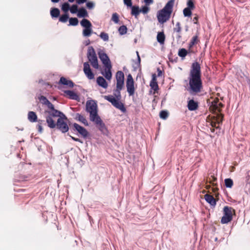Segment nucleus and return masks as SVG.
Here are the masks:
<instances>
[{"label": "nucleus", "instance_id": "22", "mask_svg": "<svg viewBox=\"0 0 250 250\" xmlns=\"http://www.w3.org/2000/svg\"><path fill=\"white\" fill-rule=\"evenodd\" d=\"M77 16L79 18H85L88 17V13L84 7L80 8L77 13Z\"/></svg>", "mask_w": 250, "mask_h": 250}, {"label": "nucleus", "instance_id": "23", "mask_svg": "<svg viewBox=\"0 0 250 250\" xmlns=\"http://www.w3.org/2000/svg\"><path fill=\"white\" fill-rule=\"evenodd\" d=\"M46 112L48 113V116L53 118V117H58L60 116V111H59L56 109H54L52 110L47 111Z\"/></svg>", "mask_w": 250, "mask_h": 250}, {"label": "nucleus", "instance_id": "6", "mask_svg": "<svg viewBox=\"0 0 250 250\" xmlns=\"http://www.w3.org/2000/svg\"><path fill=\"white\" fill-rule=\"evenodd\" d=\"M232 210L234 211V210L231 207L228 206H225L224 207V215L221 220V222L222 224H227L232 220Z\"/></svg>", "mask_w": 250, "mask_h": 250}, {"label": "nucleus", "instance_id": "31", "mask_svg": "<svg viewBox=\"0 0 250 250\" xmlns=\"http://www.w3.org/2000/svg\"><path fill=\"white\" fill-rule=\"evenodd\" d=\"M69 19V15L68 13H65L64 14L62 15L59 17V21L62 22H66Z\"/></svg>", "mask_w": 250, "mask_h": 250}, {"label": "nucleus", "instance_id": "56", "mask_svg": "<svg viewBox=\"0 0 250 250\" xmlns=\"http://www.w3.org/2000/svg\"><path fill=\"white\" fill-rule=\"evenodd\" d=\"M37 128L39 132L42 133V132L43 128L42 127V125L41 124H38Z\"/></svg>", "mask_w": 250, "mask_h": 250}, {"label": "nucleus", "instance_id": "3", "mask_svg": "<svg viewBox=\"0 0 250 250\" xmlns=\"http://www.w3.org/2000/svg\"><path fill=\"white\" fill-rule=\"evenodd\" d=\"M174 1V0H169L165 7L158 12L157 19L160 23H164L170 18L172 12Z\"/></svg>", "mask_w": 250, "mask_h": 250}, {"label": "nucleus", "instance_id": "24", "mask_svg": "<svg viewBox=\"0 0 250 250\" xmlns=\"http://www.w3.org/2000/svg\"><path fill=\"white\" fill-rule=\"evenodd\" d=\"M80 24L81 26H82L83 27L87 28V27H92V24L90 22V21L86 19H83L81 21Z\"/></svg>", "mask_w": 250, "mask_h": 250}, {"label": "nucleus", "instance_id": "11", "mask_svg": "<svg viewBox=\"0 0 250 250\" xmlns=\"http://www.w3.org/2000/svg\"><path fill=\"white\" fill-rule=\"evenodd\" d=\"M73 125L74 130L77 131L83 138L86 139L89 135V132L84 127L77 123H74Z\"/></svg>", "mask_w": 250, "mask_h": 250}, {"label": "nucleus", "instance_id": "10", "mask_svg": "<svg viewBox=\"0 0 250 250\" xmlns=\"http://www.w3.org/2000/svg\"><path fill=\"white\" fill-rule=\"evenodd\" d=\"M56 128L62 133H65L69 130V127L67 123L61 118H58L57 121Z\"/></svg>", "mask_w": 250, "mask_h": 250}, {"label": "nucleus", "instance_id": "21", "mask_svg": "<svg viewBox=\"0 0 250 250\" xmlns=\"http://www.w3.org/2000/svg\"><path fill=\"white\" fill-rule=\"evenodd\" d=\"M166 37L163 32H159L157 35V41L161 44H163L165 41Z\"/></svg>", "mask_w": 250, "mask_h": 250}, {"label": "nucleus", "instance_id": "2", "mask_svg": "<svg viewBox=\"0 0 250 250\" xmlns=\"http://www.w3.org/2000/svg\"><path fill=\"white\" fill-rule=\"evenodd\" d=\"M121 91H118L117 88H116L114 90V96L111 95L104 96V99L111 103L116 108L120 109L122 112L125 113L126 110L124 104L120 101L122 98Z\"/></svg>", "mask_w": 250, "mask_h": 250}, {"label": "nucleus", "instance_id": "47", "mask_svg": "<svg viewBox=\"0 0 250 250\" xmlns=\"http://www.w3.org/2000/svg\"><path fill=\"white\" fill-rule=\"evenodd\" d=\"M181 30V28L180 26V23L179 22H177L176 24V27L174 28V31L176 32H180Z\"/></svg>", "mask_w": 250, "mask_h": 250}, {"label": "nucleus", "instance_id": "5", "mask_svg": "<svg viewBox=\"0 0 250 250\" xmlns=\"http://www.w3.org/2000/svg\"><path fill=\"white\" fill-rule=\"evenodd\" d=\"M87 57L92 67L98 69L99 68L98 61L95 51L92 46L88 47Z\"/></svg>", "mask_w": 250, "mask_h": 250}, {"label": "nucleus", "instance_id": "28", "mask_svg": "<svg viewBox=\"0 0 250 250\" xmlns=\"http://www.w3.org/2000/svg\"><path fill=\"white\" fill-rule=\"evenodd\" d=\"M116 81H125L124 73L122 71H118L116 74Z\"/></svg>", "mask_w": 250, "mask_h": 250}, {"label": "nucleus", "instance_id": "4", "mask_svg": "<svg viewBox=\"0 0 250 250\" xmlns=\"http://www.w3.org/2000/svg\"><path fill=\"white\" fill-rule=\"evenodd\" d=\"M86 111L90 114L89 118L90 120H94L95 118L99 116L98 114L97 104L94 100L86 102Z\"/></svg>", "mask_w": 250, "mask_h": 250}, {"label": "nucleus", "instance_id": "64", "mask_svg": "<svg viewBox=\"0 0 250 250\" xmlns=\"http://www.w3.org/2000/svg\"><path fill=\"white\" fill-rule=\"evenodd\" d=\"M39 123L38 124H41V125H42V123L43 122V120H39L38 121H37Z\"/></svg>", "mask_w": 250, "mask_h": 250}, {"label": "nucleus", "instance_id": "52", "mask_svg": "<svg viewBox=\"0 0 250 250\" xmlns=\"http://www.w3.org/2000/svg\"><path fill=\"white\" fill-rule=\"evenodd\" d=\"M60 113L61 114H60V116L58 117H59V118H61L62 120L63 121L67 120L66 116L62 112L60 111Z\"/></svg>", "mask_w": 250, "mask_h": 250}, {"label": "nucleus", "instance_id": "37", "mask_svg": "<svg viewBox=\"0 0 250 250\" xmlns=\"http://www.w3.org/2000/svg\"><path fill=\"white\" fill-rule=\"evenodd\" d=\"M116 88H117V90H121L124 86V81H116Z\"/></svg>", "mask_w": 250, "mask_h": 250}, {"label": "nucleus", "instance_id": "45", "mask_svg": "<svg viewBox=\"0 0 250 250\" xmlns=\"http://www.w3.org/2000/svg\"><path fill=\"white\" fill-rule=\"evenodd\" d=\"M187 8H188L190 9H193L194 8V4L192 0H188L187 2Z\"/></svg>", "mask_w": 250, "mask_h": 250}, {"label": "nucleus", "instance_id": "60", "mask_svg": "<svg viewBox=\"0 0 250 250\" xmlns=\"http://www.w3.org/2000/svg\"><path fill=\"white\" fill-rule=\"evenodd\" d=\"M141 63V58L140 56H138V57H137V63L140 65Z\"/></svg>", "mask_w": 250, "mask_h": 250}, {"label": "nucleus", "instance_id": "57", "mask_svg": "<svg viewBox=\"0 0 250 250\" xmlns=\"http://www.w3.org/2000/svg\"><path fill=\"white\" fill-rule=\"evenodd\" d=\"M87 1V0H77L76 2L78 4H83L84 2H86Z\"/></svg>", "mask_w": 250, "mask_h": 250}, {"label": "nucleus", "instance_id": "15", "mask_svg": "<svg viewBox=\"0 0 250 250\" xmlns=\"http://www.w3.org/2000/svg\"><path fill=\"white\" fill-rule=\"evenodd\" d=\"M111 68L112 65H111L107 67H105L104 71L101 72V74L104 75L107 80H110L112 78Z\"/></svg>", "mask_w": 250, "mask_h": 250}, {"label": "nucleus", "instance_id": "41", "mask_svg": "<svg viewBox=\"0 0 250 250\" xmlns=\"http://www.w3.org/2000/svg\"><path fill=\"white\" fill-rule=\"evenodd\" d=\"M39 99L43 104L46 105L50 102L46 97L44 96H41Z\"/></svg>", "mask_w": 250, "mask_h": 250}, {"label": "nucleus", "instance_id": "1", "mask_svg": "<svg viewBox=\"0 0 250 250\" xmlns=\"http://www.w3.org/2000/svg\"><path fill=\"white\" fill-rule=\"evenodd\" d=\"M188 81V90L191 94L195 95L201 92L203 83L201 79V67L197 62L192 63Z\"/></svg>", "mask_w": 250, "mask_h": 250}, {"label": "nucleus", "instance_id": "25", "mask_svg": "<svg viewBox=\"0 0 250 250\" xmlns=\"http://www.w3.org/2000/svg\"><path fill=\"white\" fill-rule=\"evenodd\" d=\"M50 14L52 18H58L60 14V11L57 8H52L50 10Z\"/></svg>", "mask_w": 250, "mask_h": 250}, {"label": "nucleus", "instance_id": "35", "mask_svg": "<svg viewBox=\"0 0 250 250\" xmlns=\"http://www.w3.org/2000/svg\"><path fill=\"white\" fill-rule=\"evenodd\" d=\"M197 39H198V37L197 36H193L191 41H190V42H189V45H188V47L189 48H191V47H192V46L196 43H197Z\"/></svg>", "mask_w": 250, "mask_h": 250}, {"label": "nucleus", "instance_id": "38", "mask_svg": "<svg viewBox=\"0 0 250 250\" xmlns=\"http://www.w3.org/2000/svg\"><path fill=\"white\" fill-rule=\"evenodd\" d=\"M183 14L185 17H190L191 14V9L188 8H185L183 10Z\"/></svg>", "mask_w": 250, "mask_h": 250}, {"label": "nucleus", "instance_id": "14", "mask_svg": "<svg viewBox=\"0 0 250 250\" xmlns=\"http://www.w3.org/2000/svg\"><path fill=\"white\" fill-rule=\"evenodd\" d=\"M64 92L69 96L70 99L79 101L80 98L79 95L73 91L68 90H65Z\"/></svg>", "mask_w": 250, "mask_h": 250}, {"label": "nucleus", "instance_id": "34", "mask_svg": "<svg viewBox=\"0 0 250 250\" xmlns=\"http://www.w3.org/2000/svg\"><path fill=\"white\" fill-rule=\"evenodd\" d=\"M233 181L230 178H227L225 180V185L227 188H231L233 186Z\"/></svg>", "mask_w": 250, "mask_h": 250}, {"label": "nucleus", "instance_id": "63", "mask_svg": "<svg viewBox=\"0 0 250 250\" xmlns=\"http://www.w3.org/2000/svg\"><path fill=\"white\" fill-rule=\"evenodd\" d=\"M51 0L53 3H57L60 0Z\"/></svg>", "mask_w": 250, "mask_h": 250}, {"label": "nucleus", "instance_id": "40", "mask_svg": "<svg viewBox=\"0 0 250 250\" xmlns=\"http://www.w3.org/2000/svg\"><path fill=\"white\" fill-rule=\"evenodd\" d=\"M100 37L103 40L104 42H107L109 40V36L108 34L104 33V32H102L101 33L100 35Z\"/></svg>", "mask_w": 250, "mask_h": 250}, {"label": "nucleus", "instance_id": "62", "mask_svg": "<svg viewBox=\"0 0 250 250\" xmlns=\"http://www.w3.org/2000/svg\"><path fill=\"white\" fill-rule=\"evenodd\" d=\"M90 40H88L87 41H86L85 42V45H89L90 44Z\"/></svg>", "mask_w": 250, "mask_h": 250}, {"label": "nucleus", "instance_id": "58", "mask_svg": "<svg viewBox=\"0 0 250 250\" xmlns=\"http://www.w3.org/2000/svg\"><path fill=\"white\" fill-rule=\"evenodd\" d=\"M144 1L146 4H150L153 3V0H144Z\"/></svg>", "mask_w": 250, "mask_h": 250}, {"label": "nucleus", "instance_id": "17", "mask_svg": "<svg viewBox=\"0 0 250 250\" xmlns=\"http://www.w3.org/2000/svg\"><path fill=\"white\" fill-rule=\"evenodd\" d=\"M46 122L48 126L50 128H54L56 127L57 122L55 123V121L53 119V118L47 116L46 117Z\"/></svg>", "mask_w": 250, "mask_h": 250}, {"label": "nucleus", "instance_id": "9", "mask_svg": "<svg viewBox=\"0 0 250 250\" xmlns=\"http://www.w3.org/2000/svg\"><path fill=\"white\" fill-rule=\"evenodd\" d=\"M98 55L100 59L105 67H107L111 65L110 60L107 55L103 50L98 52Z\"/></svg>", "mask_w": 250, "mask_h": 250}, {"label": "nucleus", "instance_id": "32", "mask_svg": "<svg viewBox=\"0 0 250 250\" xmlns=\"http://www.w3.org/2000/svg\"><path fill=\"white\" fill-rule=\"evenodd\" d=\"M127 28L125 25H123L121 26L119 29L118 31L121 35H125L126 33Z\"/></svg>", "mask_w": 250, "mask_h": 250}, {"label": "nucleus", "instance_id": "19", "mask_svg": "<svg viewBox=\"0 0 250 250\" xmlns=\"http://www.w3.org/2000/svg\"><path fill=\"white\" fill-rule=\"evenodd\" d=\"M75 119L82 123L84 125L88 126V123L85 118L79 113L76 114Z\"/></svg>", "mask_w": 250, "mask_h": 250}, {"label": "nucleus", "instance_id": "43", "mask_svg": "<svg viewBox=\"0 0 250 250\" xmlns=\"http://www.w3.org/2000/svg\"><path fill=\"white\" fill-rule=\"evenodd\" d=\"M150 86L152 89L154 91V92L159 89L158 83H150Z\"/></svg>", "mask_w": 250, "mask_h": 250}, {"label": "nucleus", "instance_id": "50", "mask_svg": "<svg viewBox=\"0 0 250 250\" xmlns=\"http://www.w3.org/2000/svg\"><path fill=\"white\" fill-rule=\"evenodd\" d=\"M157 77L155 74H153L152 75V79L150 81V83H157Z\"/></svg>", "mask_w": 250, "mask_h": 250}, {"label": "nucleus", "instance_id": "29", "mask_svg": "<svg viewBox=\"0 0 250 250\" xmlns=\"http://www.w3.org/2000/svg\"><path fill=\"white\" fill-rule=\"evenodd\" d=\"M69 25L76 26L78 24L79 21L77 18H69Z\"/></svg>", "mask_w": 250, "mask_h": 250}, {"label": "nucleus", "instance_id": "55", "mask_svg": "<svg viewBox=\"0 0 250 250\" xmlns=\"http://www.w3.org/2000/svg\"><path fill=\"white\" fill-rule=\"evenodd\" d=\"M66 85L68 86L69 87L72 88L74 86V83L71 80H70L68 82V84H66Z\"/></svg>", "mask_w": 250, "mask_h": 250}, {"label": "nucleus", "instance_id": "8", "mask_svg": "<svg viewBox=\"0 0 250 250\" xmlns=\"http://www.w3.org/2000/svg\"><path fill=\"white\" fill-rule=\"evenodd\" d=\"M94 123L96 126L102 132L103 134H106L107 130L105 126L104 123L102 120L100 116L94 118V120H90Z\"/></svg>", "mask_w": 250, "mask_h": 250}, {"label": "nucleus", "instance_id": "30", "mask_svg": "<svg viewBox=\"0 0 250 250\" xmlns=\"http://www.w3.org/2000/svg\"><path fill=\"white\" fill-rule=\"evenodd\" d=\"M178 56L182 58H185L188 54V51L185 48H181L178 53Z\"/></svg>", "mask_w": 250, "mask_h": 250}, {"label": "nucleus", "instance_id": "16", "mask_svg": "<svg viewBox=\"0 0 250 250\" xmlns=\"http://www.w3.org/2000/svg\"><path fill=\"white\" fill-rule=\"evenodd\" d=\"M96 82L98 85L104 88H106L108 86L107 83L102 76L97 77Z\"/></svg>", "mask_w": 250, "mask_h": 250}, {"label": "nucleus", "instance_id": "53", "mask_svg": "<svg viewBox=\"0 0 250 250\" xmlns=\"http://www.w3.org/2000/svg\"><path fill=\"white\" fill-rule=\"evenodd\" d=\"M46 105L51 110H52L55 109L54 105L50 102H49L48 104H47Z\"/></svg>", "mask_w": 250, "mask_h": 250}, {"label": "nucleus", "instance_id": "18", "mask_svg": "<svg viewBox=\"0 0 250 250\" xmlns=\"http://www.w3.org/2000/svg\"><path fill=\"white\" fill-rule=\"evenodd\" d=\"M205 199L211 206H215L216 205V200L213 196L207 194L205 195Z\"/></svg>", "mask_w": 250, "mask_h": 250}, {"label": "nucleus", "instance_id": "54", "mask_svg": "<svg viewBox=\"0 0 250 250\" xmlns=\"http://www.w3.org/2000/svg\"><path fill=\"white\" fill-rule=\"evenodd\" d=\"M217 180V178L213 175H211L209 178V181L210 183H212Z\"/></svg>", "mask_w": 250, "mask_h": 250}, {"label": "nucleus", "instance_id": "44", "mask_svg": "<svg viewBox=\"0 0 250 250\" xmlns=\"http://www.w3.org/2000/svg\"><path fill=\"white\" fill-rule=\"evenodd\" d=\"M112 20L116 23H118L119 22V16L116 13L112 14Z\"/></svg>", "mask_w": 250, "mask_h": 250}, {"label": "nucleus", "instance_id": "51", "mask_svg": "<svg viewBox=\"0 0 250 250\" xmlns=\"http://www.w3.org/2000/svg\"><path fill=\"white\" fill-rule=\"evenodd\" d=\"M69 137H70L71 138V139L74 141H76V142H79L82 144L83 143V142L81 141V140H80V139L79 138H75V137H74L73 136H71L70 135H69L68 133L67 134Z\"/></svg>", "mask_w": 250, "mask_h": 250}, {"label": "nucleus", "instance_id": "36", "mask_svg": "<svg viewBox=\"0 0 250 250\" xmlns=\"http://www.w3.org/2000/svg\"><path fill=\"white\" fill-rule=\"evenodd\" d=\"M160 117L163 119H166L168 116V113L167 110H162L160 112Z\"/></svg>", "mask_w": 250, "mask_h": 250}, {"label": "nucleus", "instance_id": "12", "mask_svg": "<svg viewBox=\"0 0 250 250\" xmlns=\"http://www.w3.org/2000/svg\"><path fill=\"white\" fill-rule=\"evenodd\" d=\"M83 72L88 79L89 80L94 79V74L92 72L88 62H85L83 63Z\"/></svg>", "mask_w": 250, "mask_h": 250}, {"label": "nucleus", "instance_id": "42", "mask_svg": "<svg viewBox=\"0 0 250 250\" xmlns=\"http://www.w3.org/2000/svg\"><path fill=\"white\" fill-rule=\"evenodd\" d=\"M69 81H70L69 80H67L65 78H64L63 77H61L58 83L63 84L64 85H66V84H68V82Z\"/></svg>", "mask_w": 250, "mask_h": 250}, {"label": "nucleus", "instance_id": "27", "mask_svg": "<svg viewBox=\"0 0 250 250\" xmlns=\"http://www.w3.org/2000/svg\"><path fill=\"white\" fill-rule=\"evenodd\" d=\"M92 32V27L84 28L83 31V35L84 37H89Z\"/></svg>", "mask_w": 250, "mask_h": 250}, {"label": "nucleus", "instance_id": "46", "mask_svg": "<svg viewBox=\"0 0 250 250\" xmlns=\"http://www.w3.org/2000/svg\"><path fill=\"white\" fill-rule=\"evenodd\" d=\"M149 8L146 5H145L142 6V8L140 9L141 12H142L143 14H146L148 13Z\"/></svg>", "mask_w": 250, "mask_h": 250}, {"label": "nucleus", "instance_id": "20", "mask_svg": "<svg viewBox=\"0 0 250 250\" xmlns=\"http://www.w3.org/2000/svg\"><path fill=\"white\" fill-rule=\"evenodd\" d=\"M28 119L32 123L37 122L38 117L36 113L34 111H29L28 113Z\"/></svg>", "mask_w": 250, "mask_h": 250}, {"label": "nucleus", "instance_id": "59", "mask_svg": "<svg viewBox=\"0 0 250 250\" xmlns=\"http://www.w3.org/2000/svg\"><path fill=\"white\" fill-rule=\"evenodd\" d=\"M157 72H158V77H160L162 75V71L160 70V69L159 68H157Z\"/></svg>", "mask_w": 250, "mask_h": 250}, {"label": "nucleus", "instance_id": "49", "mask_svg": "<svg viewBox=\"0 0 250 250\" xmlns=\"http://www.w3.org/2000/svg\"><path fill=\"white\" fill-rule=\"evenodd\" d=\"M86 5V7L88 9H92L94 6V3L92 1H88V2H87Z\"/></svg>", "mask_w": 250, "mask_h": 250}, {"label": "nucleus", "instance_id": "13", "mask_svg": "<svg viewBox=\"0 0 250 250\" xmlns=\"http://www.w3.org/2000/svg\"><path fill=\"white\" fill-rule=\"evenodd\" d=\"M187 106L189 110L194 111L198 108V103L193 99L190 100L188 103Z\"/></svg>", "mask_w": 250, "mask_h": 250}, {"label": "nucleus", "instance_id": "39", "mask_svg": "<svg viewBox=\"0 0 250 250\" xmlns=\"http://www.w3.org/2000/svg\"><path fill=\"white\" fill-rule=\"evenodd\" d=\"M70 11L72 14H76L78 13V7L77 4H73L71 7H70Z\"/></svg>", "mask_w": 250, "mask_h": 250}, {"label": "nucleus", "instance_id": "26", "mask_svg": "<svg viewBox=\"0 0 250 250\" xmlns=\"http://www.w3.org/2000/svg\"><path fill=\"white\" fill-rule=\"evenodd\" d=\"M131 8V14L132 15L135 16L136 17L141 12L140 9H139V6H132L130 7Z\"/></svg>", "mask_w": 250, "mask_h": 250}, {"label": "nucleus", "instance_id": "33", "mask_svg": "<svg viewBox=\"0 0 250 250\" xmlns=\"http://www.w3.org/2000/svg\"><path fill=\"white\" fill-rule=\"evenodd\" d=\"M61 9L64 12L67 13V12L70 10L69 4L67 2H64L62 5Z\"/></svg>", "mask_w": 250, "mask_h": 250}, {"label": "nucleus", "instance_id": "61", "mask_svg": "<svg viewBox=\"0 0 250 250\" xmlns=\"http://www.w3.org/2000/svg\"><path fill=\"white\" fill-rule=\"evenodd\" d=\"M198 17H195L193 18V21H195L194 22V24H198V22L197 21L198 20Z\"/></svg>", "mask_w": 250, "mask_h": 250}, {"label": "nucleus", "instance_id": "48", "mask_svg": "<svg viewBox=\"0 0 250 250\" xmlns=\"http://www.w3.org/2000/svg\"><path fill=\"white\" fill-rule=\"evenodd\" d=\"M123 1L125 5H126L127 7H132V0H123Z\"/></svg>", "mask_w": 250, "mask_h": 250}, {"label": "nucleus", "instance_id": "7", "mask_svg": "<svg viewBox=\"0 0 250 250\" xmlns=\"http://www.w3.org/2000/svg\"><path fill=\"white\" fill-rule=\"evenodd\" d=\"M126 86L129 96L133 95L135 92L134 82L131 74H128L127 77Z\"/></svg>", "mask_w": 250, "mask_h": 250}]
</instances>
